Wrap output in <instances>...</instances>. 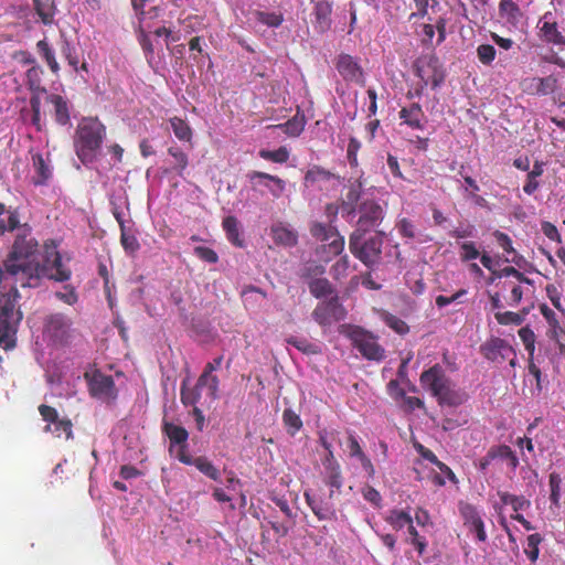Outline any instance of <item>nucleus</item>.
I'll list each match as a JSON object with an SVG mask.
<instances>
[{
	"mask_svg": "<svg viewBox=\"0 0 565 565\" xmlns=\"http://www.w3.org/2000/svg\"><path fill=\"white\" fill-rule=\"evenodd\" d=\"M18 243L0 267V282L14 281L20 287L35 288L40 286L41 278L57 282L71 279L72 270L63 262V257L55 248L46 249L42 263L39 262V244L36 239L30 241L25 246Z\"/></svg>",
	"mask_w": 565,
	"mask_h": 565,
	"instance_id": "f257e3e1",
	"label": "nucleus"
},
{
	"mask_svg": "<svg viewBox=\"0 0 565 565\" xmlns=\"http://www.w3.org/2000/svg\"><path fill=\"white\" fill-rule=\"evenodd\" d=\"M18 286L12 280L0 282V348L3 350L15 347V334L22 320V312L18 307Z\"/></svg>",
	"mask_w": 565,
	"mask_h": 565,
	"instance_id": "f03ea898",
	"label": "nucleus"
},
{
	"mask_svg": "<svg viewBox=\"0 0 565 565\" xmlns=\"http://www.w3.org/2000/svg\"><path fill=\"white\" fill-rule=\"evenodd\" d=\"M422 387L437 399L440 406L457 407L467 401V394L457 388L456 383L438 363L425 370L419 377Z\"/></svg>",
	"mask_w": 565,
	"mask_h": 565,
	"instance_id": "7ed1b4c3",
	"label": "nucleus"
},
{
	"mask_svg": "<svg viewBox=\"0 0 565 565\" xmlns=\"http://www.w3.org/2000/svg\"><path fill=\"white\" fill-rule=\"evenodd\" d=\"M106 136V127L97 118H84L76 129L75 149L82 162L92 161Z\"/></svg>",
	"mask_w": 565,
	"mask_h": 565,
	"instance_id": "20e7f679",
	"label": "nucleus"
},
{
	"mask_svg": "<svg viewBox=\"0 0 565 565\" xmlns=\"http://www.w3.org/2000/svg\"><path fill=\"white\" fill-rule=\"evenodd\" d=\"M365 235L351 234L349 237V249L366 267L377 265L382 258L384 232H376L375 235L364 238Z\"/></svg>",
	"mask_w": 565,
	"mask_h": 565,
	"instance_id": "39448f33",
	"label": "nucleus"
},
{
	"mask_svg": "<svg viewBox=\"0 0 565 565\" xmlns=\"http://www.w3.org/2000/svg\"><path fill=\"white\" fill-rule=\"evenodd\" d=\"M347 337L350 339L354 349L369 361L381 362L385 359V349L379 343V338L372 332L353 326L350 327Z\"/></svg>",
	"mask_w": 565,
	"mask_h": 565,
	"instance_id": "423d86ee",
	"label": "nucleus"
},
{
	"mask_svg": "<svg viewBox=\"0 0 565 565\" xmlns=\"http://www.w3.org/2000/svg\"><path fill=\"white\" fill-rule=\"evenodd\" d=\"M310 234L322 243V252L327 254L326 260L340 255L344 249V237L334 226L315 222L310 226Z\"/></svg>",
	"mask_w": 565,
	"mask_h": 565,
	"instance_id": "0eeeda50",
	"label": "nucleus"
},
{
	"mask_svg": "<svg viewBox=\"0 0 565 565\" xmlns=\"http://www.w3.org/2000/svg\"><path fill=\"white\" fill-rule=\"evenodd\" d=\"M355 228L351 234L366 235L381 225L385 217V211L375 200H364L358 207Z\"/></svg>",
	"mask_w": 565,
	"mask_h": 565,
	"instance_id": "6e6552de",
	"label": "nucleus"
},
{
	"mask_svg": "<svg viewBox=\"0 0 565 565\" xmlns=\"http://www.w3.org/2000/svg\"><path fill=\"white\" fill-rule=\"evenodd\" d=\"M338 495L335 490H329L328 493L322 489L318 492L310 490L303 492L306 503L319 521L337 519V509L333 501Z\"/></svg>",
	"mask_w": 565,
	"mask_h": 565,
	"instance_id": "1a4fd4ad",
	"label": "nucleus"
},
{
	"mask_svg": "<svg viewBox=\"0 0 565 565\" xmlns=\"http://www.w3.org/2000/svg\"><path fill=\"white\" fill-rule=\"evenodd\" d=\"M84 379L88 385L89 394L103 402H113L117 398V388L114 379L96 370L93 373L86 372Z\"/></svg>",
	"mask_w": 565,
	"mask_h": 565,
	"instance_id": "9d476101",
	"label": "nucleus"
},
{
	"mask_svg": "<svg viewBox=\"0 0 565 565\" xmlns=\"http://www.w3.org/2000/svg\"><path fill=\"white\" fill-rule=\"evenodd\" d=\"M38 409L42 419L46 422L45 433H50L58 438L64 434L67 440L73 438V424L70 418H61L56 408L50 405L41 404Z\"/></svg>",
	"mask_w": 565,
	"mask_h": 565,
	"instance_id": "9b49d317",
	"label": "nucleus"
},
{
	"mask_svg": "<svg viewBox=\"0 0 565 565\" xmlns=\"http://www.w3.org/2000/svg\"><path fill=\"white\" fill-rule=\"evenodd\" d=\"M17 231V237L14 239V243L12 245V249H15V246L19 241H23L21 244L22 246H25L30 241H34L35 238L32 237V228L28 223H21L19 218V213L14 211H6L2 216H0V236L4 235L7 232H13Z\"/></svg>",
	"mask_w": 565,
	"mask_h": 565,
	"instance_id": "f8f14e48",
	"label": "nucleus"
},
{
	"mask_svg": "<svg viewBox=\"0 0 565 565\" xmlns=\"http://www.w3.org/2000/svg\"><path fill=\"white\" fill-rule=\"evenodd\" d=\"M72 321L63 313H52L45 319L44 333L56 344H66L72 333Z\"/></svg>",
	"mask_w": 565,
	"mask_h": 565,
	"instance_id": "ddd939ff",
	"label": "nucleus"
},
{
	"mask_svg": "<svg viewBox=\"0 0 565 565\" xmlns=\"http://www.w3.org/2000/svg\"><path fill=\"white\" fill-rule=\"evenodd\" d=\"M342 311L339 298L334 295L329 300L317 305L312 311V318L320 326H329L332 321H338L342 318Z\"/></svg>",
	"mask_w": 565,
	"mask_h": 565,
	"instance_id": "4468645a",
	"label": "nucleus"
},
{
	"mask_svg": "<svg viewBox=\"0 0 565 565\" xmlns=\"http://www.w3.org/2000/svg\"><path fill=\"white\" fill-rule=\"evenodd\" d=\"M539 309L548 324L547 337L557 344L559 353L565 354V329L561 326L556 313L546 303H541Z\"/></svg>",
	"mask_w": 565,
	"mask_h": 565,
	"instance_id": "2eb2a0df",
	"label": "nucleus"
},
{
	"mask_svg": "<svg viewBox=\"0 0 565 565\" xmlns=\"http://www.w3.org/2000/svg\"><path fill=\"white\" fill-rule=\"evenodd\" d=\"M247 179L254 189L265 186L274 198H280L286 190V182L282 179L266 172L250 171Z\"/></svg>",
	"mask_w": 565,
	"mask_h": 565,
	"instance_id": "dca6fc26",
	"label": "nucleus"
},
{
	"mask_svg": "<svg viewBox=\"0 0 565 565\" xmlns=\"http://www.w3.org/2000/svg\"><path fill=\"white\" fill-rule=\"evenodd\" d=\"M416 75L422 79L423 86L430 84L434 89L445 81V73L438 65L436 57H429L424 65L418 63L416 65Z\"/></svg>",
	"mask_w": 565,
	"mask_h": 565,
	"instance_id": "f3484780",
	"label": "nucleus"
},
{
	"mask_svg": "<svg viewBox=\"0 0 565 565\" xmlns=\"http://www.w3.org/2000/svg\"><path fill=\"white\" fill-rule=\"evenodd\" d=\"M312 25L318 34H324L332 26V3L327 0L312 1Z\"/></svg>",
	"mask_w": 565,
	"mask_h": 565,
	"instance_id": "a211bd4d",
	"label": "nucleus"
},
{
	"mask_svg": "<svg viewBox=\"0 0 565 565\" xmlns=\"http://www.w3.org/2000/svg\"><path fill=\"white\" fill-rule=\"evenodd\" d=\"M335 68L344 81L360 82L363 71L358 62L349 54H340L335 62Z\"/></svg>",
	"mask_w": 565,
	"mask_h": 565,
	"instance_id": "6ab92c4d",
	"label": "nucleus"
},
{
	"mask_svg": "<svg viewBox=\"0 0 565 565\" xmlns=\"http://www.w3.org/2000/svg\"><path fill=\"white\" fill-rule=\"evenodd\" d=\"M460 512L463 518L465 525L468 526L469 531L476 533V536L480 542H484L487 540L484 523L477 509L471 504H465L460 508Z\"/></svg>",
	"mask_w": 565,
	"mask_h": 565,
	"instance_id": "aec40b11",
	"label": "nucleus"
},
{
	"mask_svg": "<svg viewBox=\"0 0 565 565\" xmlns=\"http://www.w3.org/2000/svg\"><path fill=\"white\" fill-rule=\"evenodd\" d=\"M399 119L403 124L407 125L413 129H423V119L425 114L422 106L418 103H413L408 107H403L398 113Z\"/></svg>",
	"mask_w": 565,
	"mask_h": 565,
	"instance_id": "412c9836",
	"label": "nucleus"
},
{
	"mask_svg": "<svg viewBox=\"0 0 565 565\" xmlns=\"http://www.w3.org/2000/svg\"><path fill=\"white\" fill-rule=\"evenodd\" d=\"M306 126V118L305 115H300L297 113L294 117L288 119L284 124L279 125H270L267 128L268 129H280L284 134H286L289 137H298L303 131Z\"/></svg>",
	"mask_w": 565,
	"mask_h": 565,
	"instance_id": "4be33fe9",
	"label": "nucleus"
},
{
	"mask_svg": "<svg viewBox=\"0 0 565 565\" xmlns=\"http://www.w3.org/2000/svg\"><path fill=\"white\" fill-rule=\"evenodd\" d=\"M46 99L54 106L55 121L61 126L70 124L71 116L67 102L61 95L56 94L49 95Z\"/></svg>",
	"mask_w": 565,
	"mask_h": 565,
	"instance_id": "5701e85b",
	"label": "nucleus"
},
{
	"mask_svg": "<svg viewBox=\"0 0 565 565\" xmlns=\"http://www.w3.org/2000/svg\"><path fill=\"white\" fill-rule=\"evenodd\" d=\"M384 520L395 531H401L404 527L408 529L414 523L413 518L408 512L398 509L390 510Z\"/></svg>",
	"mask_w": 565,
	"mask_h": 565,
	"instance_id": "b1692460",
	"label": "nucleus"
},
{
	"mask_svg": "<svg viewBox=\"0 0 565 565\" xmlns=\"http://www.w3.org/2000/svg\"><path fill=\"white\" fill-rule=\"evenodd\" d=\"M222 227L226 234V238L236 247H244V239L241 238L239 223L233 215L223 218Z\"/></svg>",
	"mask_w": 565,
	"mask_h": 565,
	"instance_id": "393cba45",
	"label": "nucleus"
},
{
	"mask_svg": "<svg viewBox=\"0 0 565 565\" xmlns=\"http://www.w3.org/2000/svg\"><path fill=\"white\" fill-rule=\"evenodd\" d=\"M32 161H33V168L35 171V174L33 177V183L35 185L45 184L52 175V171H51L49 164L45 162V160L41 153L33 154Z\"/></svg>",
	"mask_w": 565,
	"mask_h": 565,
	"instance_id": "a878e982",
	"label": "nucleus"
},
{
	"mask_svg": "<svg viewBox=\"0 0 565 565\" xmlns=\"http://www.w3.org/2000/svg\"><path fill=\"white\" fill-rule=\"evenodd\" d=\"M271 236L274 242L279 245L295 246L298 242L297 233L284 225L273 226Z\"/></svg>",
	"mask_w": 565,
	"mask_h": 565,
	"instance_id": "bb28decb",
	"label": "nucleus"
},
{
	"mask_svg": "<svg viewBox=\"0 0 565 565\" xmlns=\"http://www.w3.org/2000/svg\"><path fill=\"white\" fill-rule=\"evenodd\" d=\"M162 430L170 440V451L172 450L173 445H183L189 438V433L184 427L172 423L166 422Z\"/></svg>",
	"mask_w": 565,
	"mask_h": 565,
	"instance_id": "cd10ccee",
	"label": "nucleus"
},
{
	"mask_svg": "<svg viewBox=\"0 0 565 565\" xmlns=\"http://www.w3.org/2000/svg\"><path fill=\"white\" fill-rule=\"evenodd\" d=\"M323 482L329 490H335V494H340L343 487V476L340 466H330L323 472Z\"/></svg>",
	"mask_w": 565,
	"mask_h": 565,
	"instance_id": "c85d7f7f",
	"label": "nucleus"
},
{
	"mask_svg": "<svg viewBox=\"0 0 565 565\" xmlns=\"http://www.w3.org/2000/svg\"><path fill=\"white\" fill-rule=\"evenodd\" d=\"M481 350L486 359L497 361L499 355L503 356V350L511 351L512 349L504 340L495 338L482 345Z\"/></svg>",
	"mask_w": 565,
	"mask_h": 565,
	"instance_id": "c756f323",
	"label": "nucleus"
},
{
	"mask_svg": "<svg viewBox=\"0 0 565 565\" xmlns=\"http://www.w3.org/2000/svg\"><path fill=\"white\" fill-rule=\"evenodd\" d=\"M308 287H309L310 294L315 298H318V299L328 297V296L332 297L335 295L334 288L332 287L331 282L327 278L320 277V278L312 279L308 282Z\"/></svg>",
	"mask_w": 565,
	"mask_h": 565,
	"instance_id": "7c9ffc66",
	"label": "nucleus"
},
{
	"mask_svg": "<svg viewBox=\"0 0 565 565\" xmlns=\"http://www.w3.org/2000/svg\"><path fill=\"white\" fill-rule=\"evenodd\" d=\"M490 457L494 459L507 460L508 465L512 470H515L519 466V458L514 451L507 445L492 446L490 448Z\"/></svg>",
	"mask_w": 565,
	"mask_h": 565,
	"instance_id": "2f4dec72",
	"label": "nucleus"
},
{
	"mask_svg": "<svg viewBox=\"0 0 565 565\" xmlns=\"http://www.w3.org/2000/svg\"><path fill=\"white\" fill-rule=\"evenodd\" d=\"M34 9L44 24H51L55 15V0H34Z\"/></svg>",
	"mask_w": 565,
	"mask_h": 565,
	"instance_id": "473e14b6",
	"label": "nucleus"
},
{
	"mask_svg": "<svg viewBox=\"0 0 565 565\" xmlns=\"http://www.w3.org/2000/svg\"><path fill=\"white\" fill-rule=\"evenodd\" d=\"M497 286L500 287L501 290H509L510 294L508 297H505L509 306L515 307L522 300L523 290L521 288V284L518 281H499Z\"/></svg>",
	"mask_w": 565,
	"mask_h": 565,
	"instance_id": "72a5a7b5",
	"label": "nucleus"
},
{
	"mask_svg": "<svg viewBox=\"0 0 565 565\" xmlns=\"http://www.w3.org/2000/svg\"><path fill=\"white\" fill-rule=\"evenodd\" d=\"M43 70L39 65H32L26 71V85L32 93H45L46 89L42 85Z\"/></svg>",
	"mask_w": 565,
	"mask_h": 565,
	"instance_id": "f704fd0d",
	"label": "nucleus"
},
{
	"mask_svg": "<svg viewBox=\"0 0 565 565\" xmlns=\"http://www.w3.org/2000/svg\"><path fill=\"white\" fill-rule=\"evenodd\" d=\"M196 384L198 387L207 390V394L211 397V399L215 401L218 397L217 393L220 381L216 375L203 371L202 374L199 376Z\"/></svg>",
	"mask_w": 565,
	"mask_h": 565,
	"instance_id": "c9c22d12",
	"label": "nucleus"
},
{
	"mask_svg": "<svg viewBox=\"0 0 565 565\" xmlns=\"http://www.w3.org/2000/svg\"><path fill=\"white\" fill-rule=\"evenodd\" d=\"M503 277H513L519 284H533L532 279L527 278L523 273L512 266L504 267L500 270H492V276L490 277L489 282H494L497 279H501Z\"/></svg>",
	"mask_w": 565,
	"mask_h": 565,
	"instance_id": "e433bc0d",
	"label": "nucleus"
},
{
	"mask_svg": "<svg viewBox=\"0 0 565 565\" xmlns=\"http://www.w3.org/2000/svg\"><path fill=\"white\" fill-rule=\"evenodd\" d=\"M168 153L174 160L173 170L177 172L179 177H183L184 171L189 166L188 154L179 146L169 147Z\"/></svg>",
	"mask_w": 565,
	"mask_h": 565,
	"instance_id": "4c0bfd02",
	"label": "nucleus"
},
{
	"mask_svg": "<svg viewBox=\"0 0 565 565\" xmlns=\"http://www.w3.org/2000/svg\"><path fill=\"white\" fill-rule=\"evenodd\" d=\"M170 125L174 136L181 141L190 142L193 137V131L189 124L180 117L170 118Z\"/></svg>",
	"mask_w": 565,
	"mask_h": 565,
	"instance_id": "58836bf2",
	"label": "nucleus"
},
{
	"mask_svg": "<svg viewBox=\"0 0 565 565\" xmlns=\"http://www.w3.org/2000/svg\"><path fill=\"white\" fill-rule=\"evenodd\" d=\"M36 49L39 54L42 56V58L46 62L50 70L57 74L60 71V65L55 58L54 51L50 46L49 42L46 40H41L36 43Z\"/></svg>",
	"mask_w": 565,
	"mask_h": 565,
	"instance_id": "ea45409f",
	"label": "nucleus"
},
{
	"mask_svg": "<svg viewBox=\"0 0 565 565\" xmlns=\"http://www.w3.org/2000/svg\"><path fill=\"white\" fill-rule=\"evenodd\" d=\"M282 422L287 433L295 436L302 428L300 416L291 408H286L282 413Z\"/></svg>",
	"mask_w": 565,
	"mask_h": 565,
	"instance_id": "a19ab883",
	"label": "nucleus"
},
{
	"mask_svg": "<svg viewBox=\"0 0 565 565\" xmlns=\"http://www.w3.org/2000/svg\"><path fill=\"white\" fill-rule=\"evenodd\" d=\"M334 174L320 166H313L305 174V184H315L320 181H330Z\"/></svg>",
	"mask_w": 565,
	"mask_h": 565,
	"instance_id": "79ce46f5",
	"label": "nucleus"
},
{
	"mask_svg": "<svg viewBox=\"0 0 565 565\" xmlns=\"http://www.w3.org/2000/svg\"><path fill=\"white\" fill-rule=\"evenodd\" d=\"M498 495L503 504H510L515 512L524 510L531 504L523 495H515L505 491H499Z\"/></svg>",
	"mask_w": 565,
	"mask_h": 565,
	"instance_id": "37998d69",
	"label": "nucleus"
},
{
	"mask_svg": "<svg viewBox=\"0 0 565 565\" xmlns=\"http://www.w3.org/2000/svg\"><path fill=\"white\" fill-rule=\"evenodd\" d=\"M493 236L495 237L497 243L499 246L507 253V254H513V257L511 259L507 258V262H512L515 264H519L520 258H522L520 255H518L516 250L513 248L512 239L510 236L501 231H495L493 233Z\"/></svg>",
	"mask_w": 565,
	"mask_h": 565,
	"instance_id": "c03bdc74",
	"label": "nucleus"
},
{
	"mask_svg": "<svg viewBox=\"0 0 565 565\" xmlns=\"http://www.w3.org/2000/svg\"><path fill=\"white\" fill-rule=\"evenodd\" d=\"M193 466L196 467V469L209 477L210 479L217 481L220 479V471L218 469L205 457H198L193 461Z\"/></svg>",
	"mask_w": 565,
	"mask_h": 565,
	"instance_id": "a18cd8bd",
	"label": "nucleus"
},
{
	"mask_svg": "<svg viewBox=\"0 0 565 565\" xmlns=\"http://www.w3.org/2000/svg\"><path fill=\"white\" fill-rule=\"evenodd\" d=\"M259 157L275 163H285L289 159V150L286 147H279L276 150L262 149L258 152Z\"/></svg>",
	"mask_w": 565,
	"mask_h": 565,
	"instance_id": "49530a36",
	"label": "nucleus"
},
{
	"mask_svg": "<svg viewBox=\"0 0 565 565\" xmlns=\"http://www.w3.org/2000/svg\"><path fill=\"white\" fill-rule=\"evenodd\" d=\"M542 541L543 537L540 533L531 534L526 539V546L524 548V553L532 563H535L539 558V545L542 543Z\"/></svg>",
	"mask_w": 565,
	"mask_h": 565,
	"instance_id": "de8ad7c7",
	"label": "nucleus"
},
{
	"mask_svg": "<svg viewBox=\"0 0 565 565\" xmlns=\"http://www.w3.org/2000/svg\"><path fill=\"white\" fill-rule=\"evenodd\" d=\"M499 9L509 21L518 22L522 17L519 6L513 0H501Z\"/></svg>",
	"mask_w": 565,
	"mask_h": 565,
	"instance_id": "09e8293b",
	"label": "nucleus"
},
{
	"mask_svg": "<svg viewBox=\"0 0 565 565\" xmlns=\"http://www.w3.org/2000/svg\"><path fill=\"white\" fill-rule=\"evenodd\" d=\"M385 324L398 334H406L409 331L408 324L395 315L384 312L382 316Z\"/></svg>",
	"mask_w": 565,
	"mask_h": 565,
	"instance_id": "8fccbe9b",
	"label": "nucleus"
},
{
	"mask_svg": "<svg viewBox=\"0 0 565 565\" xmlns=\"http://www.w3.org/2000/svg\"><path fill=\"white\" fill-rule=\"evenodd\" d=\"M201 387L195 384L194 387H185V383L181 387V402L185 406H195L201 399Z\"/></svg>",
	"mask_w": 565,
	"mask_h": 565,
	"instance_id": "3c124183",
	"label": "nucleus"
},
{
	"mask_svg": "<svg viewBox=\"0 0 565 565\" xmlns=\"http://www.w3.org/2000/svg\"><path fill=\"white\" fill-rule=\"evenodd\" d=\"M518 333H519L520 339L523 342L525 350L529 353V356L533 358L534 352H535V341H536L534 331L529 326H526V327H522Z\"/></svg>",
	"mask_w": 565,
	"mask_h": 565,
	"instance_id": "603ef678",
	"label": "nucleus"
},
{
	"mask_svg": "<svg viewBox=\"0 0 565 565\" xmlns=\"http://www.w3.org/2000/svg\"><path fill=\"white\" fill-rule=\"evenodd\" d=\"M494 318L497 322L502 326H521L524 321V315L513 311H498L495 312Z\"/></svg>",
	"mask_w": 565,
	"mask_h": 565,
	"instance_id": "864d4df0",
	"label": "nucleus"
},
{
	"mask_svg": "<svg viewBox=\"0 0 565 565\" xmlns=\"http://www.w3.org/2000/svg\"><path fill=\"white\" fill-rule=\"evenodd\" d=\"M541 31L543 33L544 39L553 44H563L564 38L561 32L557 30L556 23L544 22Z\"/></svg>",
	"mask_w": 565,
	"mask_h": 565,
	"instance_id": "5fc2aeb1",
	"label": "nucleus"
},
{
	"mask_svg": "<svg viewBox=\"0 0 565 565\" xmlns=\"http://www.w3.org/2000/svg\"><path fill=\"white\" fill-rule=\"evenodd\" d=\"M409 539L406 540L407 543L414 545L419 556L424 555L426 548H427V540L419 535L418 531L412 524L408 529Z\"/></svg>",
	"mask_w": 565,
	"mask_h": 565,
	"instance_id": "6e6d98bb",
	"label": "nucleus"
},
{
	"mask_svg": "<svg viewBox=\"0 0 565 565\" xmlns=\"http://www.w3.org/2000/svg\"><path fill=\"white\" fill-rule=\"evenodd\" d=\"M287 343L306 354L319 353L318 347L303 338L290 337L287 339Z\"/></svg>",
	"mask_w": 565,
	"mask_h": 565,
	"instance_id": "4d7b16f0",
	"label": "nucleus"
},
{
	"mask_svg": "<svg viewBox=\"0 0 565 565\" xmlns=\"http://www.w3.org/2000/svg\"><path fill=\"white\" fill-rule=\"evenodd\" d=\"M257 21L270 26V28H278L281 25L284 21V17L281 13L276 12H264V11H257L256 12Z\"/></svg>",
	"mask_w": 565,
	"mask_h": 565,
	"instance_id": "13d9d810",
	"label": "nucleus"
},
{
	"mask_svg": "<svg viewBox=\"0 0 565 565\" xmlns=\"http://www.w3.org/2000/svg\"><path fill=\"white\" fill-rule=\"evenodd\" d=\"M326 273L324 266L316 263H308L300 271V277L308 280L320 278Z\"/></svg>",
	"mask_w": 565,
	"mask_h": 565,
	"instance_id": "bf43d9fd",
	"label": "nucleus"
},
{
	"mask_svg": "<svg viewBox=\"0 0 565 565\" xmlns=\"http://www.w3.org/2000/svg\"><path fill=\"white\" fill-rule=\"evenodd\" d=\"M120 243L124 249L131 254L137 252L140 247L137 237L132 233H129L126 227L120 230Z\"/></svg>",
	"mask_w": 565,
	"mask_h": 565,
	"instance_id": "052dcab7",
	"label": "nucleus"
},
{
	"mask_svg": "<svg viewBox=\"0 0 565 565\" xmlns=\"http://www.w3.org/2000/svg\"><path fill=\"white\" fill-rule=\"evenodd\" d=\"M546 296L551 300L552 305L556 310L562 313H565V309L562 305V291L553 284H548L545 287Z\"/></svg>",
	"mask_w": 565,
	"mask_h": 565,
	"instance_id": "680f3d73",
	"label": "nucleus"
},
{
	"mask_svg": "<svg viewBox=\"0 0 565 565\" xmlns=\"http://www.w3.org/2000/svg\"><path fill=\"white\" fill-rule=\"evenodd\" d=\"M548 482H550V488H551L550 499H551L552 503L558 504V501L561 498L562 478L558 473L552 472V473H550Z\"/></svg>",
	"mask_w": 565,
	"mask_h": 565,
	"instance_id": "e2e57ef3",
	"label": "nucleus"
},
{
	"mask_svg": "<svg viewBox=\"0 0 565 565\" xmlns=\"http://www.w3.org/2000/svg\"><path fill=\"white\" fill-rule=\"evenodd\" d=\"M55 297L70 306L76 303L78 300L77 292L75 288L71 285H65L62 291H56Z\"/></svg>",
	"mask_w": 565,
	"mask_h": 565,
	"instance_id": "0e129e2a",
	"label": "nucleus"
},
{
	"mask_svg": "<svg viewBox=\"0 0 565 565\" xmlns=\"http://www.w3.org/2000/svg\"><path fill=\"white\" fill-rule=\"evenodd\" d=\"M477 54L482 64L489 65L495 57V49L490 44H481L477 49Z\"/></svg>",
	"mask_w": 565,
	"mask_h": 565,
	"instance_id": "69168bd1",
	"label": "nucleus"
},
{
	"mask_svg": "<svg viewBox=\"0 0 565 565\" xmlns=\"http://www.w3.org/2000/svg\"><path fill=\"white\" fill-rule=\"evenodd\" d=\"M194 254L200 259H202V260H204V262H206L209 264H215L218 260V256L215 253V250H213L212 248L206 247V246H196L194 248Z\"/></svg>",
	"mask_w": 565,
	"mask_h": 565,
	"instance_id": "338daca9",
	"label": "nucleus"
},
{
	"mask_svg": "<svg viewBox=\"0 0 565 565\" xmlns=\"http://www.w3.org/2000/svg\"><path fill=\"white\" fill-rule=\"evenodd\" d=\"M62 54L67 60L68 64L77 70L78 65V58L75 54L74 47L71 45V43L67 40H64L62 42L61 46Z\"/></svg>",
	"mask_w": 565,
	"mask_h": 565,
	"instance_id": "774afa93",
	"label": "nucleus"
}]
</instances>
